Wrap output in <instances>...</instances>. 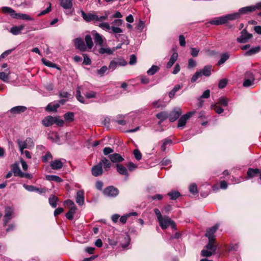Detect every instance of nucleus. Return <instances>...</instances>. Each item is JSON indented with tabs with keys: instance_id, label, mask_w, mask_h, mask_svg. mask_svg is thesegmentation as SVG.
Instances as JSON below:
<instances>
[{
	"instance_id": "obj_1",
	"label": "nucleus",
	"mask_w": 261,
	"mask_h": 261,
	"mask_svg": "<svg viewBox=\"0 0 261 261\" xmlns=\"http://www.w3.org/2000/svg\"><path fill=\"white\" fill-rule=\"evenodd\" d=\"M42 124L45 127H48L54 124L62 126L64 123V121L59 117H53L51 115H48L42 120Z\"/></svg>"
},
{
	"instance_id": "obj_2",
	"label": "nucleus",
	"mask_w": 261,
	"mask_h": 261,
	"mask_svg": "<svg viewBox=\"0 0 261 261\" xmlns=\"http://www.w3.org/2000/svg\"><path fill=\"white\" fill-rule=\"evenodd\" d=\"M252 34L249 33L246 29H243L240 33V36L237 38V41L240 43H246L252 38Z\"/></svg>"
},
{
	"instance_id": "obj_3",
	"label": "nucleus",
	"mask_w": 261,
	"mask_h": 261,
	"mask_svg": "<svg viewBox=\"0 0 261 261\" xmlns=\"http://www.w3.org/2000/svg\"><path fill=\"white\" fill-rule=\"evenodd\" d=\"M159 222L161 227L163 229L167 228L170 225H171L173 228L175 227V223L168 217H164L159 221Z\"/></svg>"
},
{
	"instance_id": "obj_4",
	"label": "nucleus",
	"mask_w": 261,
	"mask_h": 261,
	"mask_svg": "<svg viewBox=\"0 0 261 261\" xmlns=\"http://www.w3.org/2000/svg\"><path fill=\"white\" fill-rule=\"evenodd\" d=\"M103 193L106 196L115 197L118 195L119 190L113 186H109L105 189Z\"/></svg>"
},
{
	"instance_id": "obj_5",
	"label": "nucleus",
	"mask_w": 261,
	"mask_h": 261,
	"mask_svg": "<svg viewBox=\"0 0 261 261\" xmlns=\"http://www.w3.org/2000/svg\"><path fill=\"white\" fill-rule=\"evenodd\" d=\"M81 13L82 17L86 22H90L98 19V16L95 14L91 13H87L83 10H81Z\"/></svg>"
},
{
	"instance_id": "obj_6",
	"label": "nucleus",
	"mask_w": 261,
	"mask_h": 261,
	"mask_svg": "<svg viewBox=\"0 0 261 261\" xmlns=\"http://www.w3.org/2000/svg\"><path fill=\"white\" fill-rule=\"evenodd\" d=\"M246 77L243 82V85L244 87H248L253 84L254 81V76L253 74L250 72H247L246 73Z\"/></svg>"
},
{
	"instance_id": "obj_7",
	"label": "nucleus",
	"mask_w": 261,
	"mask_h": 261,
	"mask_svg": "<svg viewBox=\"0 0 261 261\" xmlns=\"http://www.w3.org/2000/svg\"><path fill=\"white\" fill-rule=\"evenodd\" d=\"M92 174L94 176H98L103 173L101 163H99L97 165L94 166L91 169Z\"/></svg>"
},
{
	"instance_id": "obj_8",
	"label": "nucleus",
	"mask_w": 261,
	"mask_h": 261,
	"mask_svg": "<svg viewBox=\"0 0 261 261\" xmlns=\"http://www.w3.org/2000/svg\"><path fill=\"white\" fill-rule=\"evenodd\" d=\"M74 46L75 47L82 51L86 50V46L84 41L81 38H77L74 40Z\"/></svg>"
},
{
	"instance_id": "obj_9",
	"label": "nucleus",
	"mask_w": 261,
	"mask_h": 261,
	"mask_svg": "<svg viewBox=\"0 0 261 261\" xmlns=\"http://www.w3.org/2000/svg\"><path fill=\"white\" fill-rule=\"evenodd\" d=\"M13 212V211L11 207L7 206L5 208V214L4 217V225H6L11 219Z\"/></svg>"
},
{
	"instance_id": "obj_10",
	"label": "nucleus",
	"mask_w": 261,
	"mask_h": 261,
	"mask_svg": "<svg viewBox=\"0 0 261 261\" xmlns=\"http://www.w3.org/2000/svg\"><path fill=\"white\" fill-rule=\"evenodd\" d=\"M59 107V103H57L56 102H50L46 107L45 111L48 113H56Z\"/></svg>"
},
{
	"instance_id": "obj_11",
	"label": "nucleus",
	"mask_w": 261,
	"mask_h": 261,
	"mask_svg": "<svg viewBox=\"0 0 261 261\" xmlns=\"http://www.w3.org/2000/svg\"><path fill=\"white\" fill-rule=\"evenodd\" d=\"M219 225L216 224L213 227L207 228L205 236L208 238V240L211 239H215L214 234L218 229Z\"/></svg>"
},
{
	"instance_id": "obj_12",
	"label": "nucleus",
	"mask_w": 261,
	"mask_h": 261,
	"mask_svg": "<svg viewBox=\"0 0 261 261\" xmlns=\"http://www.w3.org/2000/svg\"><path fill=\"white\" fill-rule=\"evenodd\" d=\"M64 159L55 160L50 162V167L54 170H58L63 167Z\"/></svg>"
},
{
	"instance_id": "obj_13",
	"label": "nucleus",
	"mask_w": 261,
	"mask_h": 261,
	"mask_svg": "<svg viewBox=\"0 0 261 261\" xmlns=\"http://www.w3.org/2000/svg\"><path fill=\"white\" fill-rule=\"evenodd\" d=\"M27 110L25 106H18L11 109L9 111L12 114H19L24 112Z\"/></svg>"
},
{
	"instance_id": "obj_14",
	"label": "nucleus",
	"mask_w": 261,
	"mask_h": 261,
	"mask_svg": "<svg viewBox=\"0 0 261 261\" xmlns=\"http://www.w3.org/2000/svg\"><path fill=\"white\" fill-rule=\"evenodd\" d=\"M76 202L79 205H83L84 203V193L83 190H79L76 193Z\"/></svg>"
},
{
	"instance_id": "obj_15",
	"label": "nucleus",
	"mask_w": 261,
	"mask_h": 261,
	"mask_svg": "<svg viewBox=\"0 0 261 261\" xmlns=\"http://www.w3.org/2000/svg\"><path fill=\"white\" fill-rule=\"evenodd\" d=\"M109 158L113 163H120L124 160L123 158L118 153L110 154Z\"/></svg>"
},
{
	"instance_id": "obj_16",
	"label": "nucleus",
	"mask_w": 261,
	"mask_h": 261,
	"mask_svg": "<svg viewBox=\"0 0 261 261\" xmlns=\"http://www.w3.org/2000/svg\"><path fill=\"white\" fill-rule=\"evenodd\" d=\"M2 11L4 13H8L10 15L12 18H17L18 14L16 13L15 11L12 9L11 8L8 7H3L2 8Z\"/></svg>"
},
{
	"instance_id": "obj_17",
	"label": "nucleus",
	"mask_w": 261,
	"mask_h": 261,
	"mask_svg": "<svg viewBox=\"0 0 261 261\" xmlns=\"http://www.w3.org/2000/svg\"><path fill=\"white\" fill-rule=\"evenodd\" d=\"M92 34L94 37V42L96 44L102 45L103 42L102 36L95 31H92Z\"/></svg>"
},
{
	"instance_id": "obj_18",
	"label": "nucleus",
	"mask_w": 261,
	"mask_h": 261,
	"mask_svg": "<svg viewBox=\"0 0 261 261\" xmlns=\"http://www.w3.org/2000/svg\"><path fill=\"white\" fill-rule=\"evenodd\" d=\"M73 0H60V5L64 9H70L73 6L72 2Z\"/></svg>"
},
{
	"instance_id": "obj_19",
	"label": "nucleus",
	"mask_w": 261,
	"mask_h": 261,
	"mask_svg": "<svg viewBox=\"0 0 261 261\" xmlns=\"http://www.w3.org/2000/svg\"><path fill=\"white\" fill-rule=\"evenodd\" d=\"M11 170L14 174V175L15 176L21 177V175H22V172L21 171L19 166L17 164L12 165Z\"/></svg>"
},
{
	"instance_id": "obj_20",
	"label": "nucleus",
	"mask_w": 261,
	"mask_h": 261,
	"mask_svg": "<svg viewBox=\"0 0 261 261\" xmlns=\"http://www.w3.org/2000/svg\"><path fill=\"white\" fill-rule=\"evenodd\" d=\"M260 50L261 48L259 46H255L246 51L244 54V55L245 56H251L259 53Z\"/></svg>"
},
{
	"instance_id": "obj_21",
	"label": "nucleus",
	"mask_w": 261,
	"mask_h": 261,
	"mask_svg": "<svg viewBox=\"0 0 261 261\" xmlns=\"http://www.w3.org/2000/svg\"><path fill=\"white\" fill-rule=\"evenodd\" d=\"M178 58V54L176 52L173 53L170 57L169 62L167 64L166 67L167 68H170L175 63Z\"/></svg>"
},
{
	"instance_id": "obj_22",
	"label": "nucleus",
	"mask_w": 261,
	"mask_h": 261,
	"mask_svg": "<svg viewBox=\"0 0 261 261\" xmlns=\"http://www.w3.org/2000/svg\"><path fill=\"white\" fill-rule=\"evenodd\" d=\"M212 66L211 65H207L203 68V69L201 70H199L200 72H201V75H204L205 76H209L211 75L212 72Z\"/></svg>"
},
{
	"instance_id": "obj_23",
	"label": "nucleus",
	"mask_w": 261,
	"mask_h": 261,
	"mask_svg": "<svg viewBox=\"0 0 261 261\" xmlns=\"http://www.w3.org/2000/svg\"><path fill=\"white\" fill-rule=\"evenodd\" d=\"M41 61H42V62L43 63V64L47 67L55 68L59 70H61V69L60 67L58 65H57L55 63H52L51 62H50L48 60H47L45 59L42 58Z\"/></svg>"
},
{
	"instance_id": "obj_24",
	"label": "nucleus",
	"mask_w": 261,
	"mask_h": 261,
	"mask_svg": "<svg viewBox=\"0 0 261 261\" xmlns=\"http://www.w3.org/2000/svg\"><path fill=\"white\" fill-rule=\"evenodd\" d=\"M215 241V239H211L210 240H208V243L205 247L207 250H210L211 251H212L214 253H215L217 250V247L214 245Z\"/></svg>"
},
{
	"instance_id": "obj_25",
	"label": "nucleus",
	"mask_w": 261,
	"mask_h": 261,
	"mask_svg": "<svg viewBox=\"0 0 261 261\" xmlns=\"http://www.w3.org/2000/svg\"><path fill=\"white\" fill-rule=\"evenodd\" d=\"M210 22L211 24L217 25L226 23L225 19L224 16L212 20Z\"/></svg>"
},
{
	"instance_id": "obj_26",
	"label": "nucleus",
	"mask_w": 261,
	"mask_h": 261,
	"mask_svg": "<svg viewBox=\"0 0 261 261\" xmlns=\"http://www.w3.org/2000/svg\"><path fill=\"white\" fill-rule=\"evenodd\" d=\"M24 28V25L15 26L11 28L10 32L14 35H17L20 34L21 31L23 30Z\"/></svg>"
},
{
	"instance_id": "obj_27",
	"label": "nucleus",
	"mask_w": 261,
	"mask_h": 261,
	"mask_svg": "<svg viewBox=\"0 0 261 261\" xmlns=\"http://www.w3.org/2000/svg\"><path fill=\"white\" fill-rule=\"evenodd\" d=\"M191 115H182L178 121V127H182L185 125L187 121L190 119Z\"/></svg>"
},
{
	"instance_id": "obj_28",
	"label": "nucleus",
	"mask_w": 261,
	"mask_h": 261,
	"mask_svg": "<svg viewBox=\"0 0 261 261\" xmlns=\"http://www.w3.org/2000/svg\"><path fill=\"white\" fill-rule=\"evenodd\" d=\"M130 239L129 235L125 234L123 236V242L121 241L120 243L121 247L124 249L126 248L130 244Z\"/></svg>"
},
{
	"instance_id": "obj_29",
	"label": "nucleus",
	"mask_w": 261,
	"mask_h": 261,
	"mask_svg": "<svg viewBox=\"0 0 261 261\" xmlns=\"http://www.w3.org/2000/svg\"><path fill=\"white\" fill-rule=\"evenodd\" d=\"M224 16L225 19L226 23L228 20H234L238 19L240 17V13H239V12L228 14Z\"/></svg>"
},
{
	"instance_id": "obj_30",
	"label": "nucleus",
	"mask_w": 261,
	"mask_h": 261,
	"mask_svg": "<svg viewBox=\"0 0 261 261\" xmlns=\"http://www.w3.org/2000/svg\"><path fill=\"white\" fill-rule=\"evenodd\" d=\"M254 8L252 7V6L245 7L240 8L239 10V13H240V16L241 14H246L248 13L249 12H253Z\"/></svg>"
},
{
	"instance_id": "obj_31",
	"label": "nucleus",
	"mask_w": 261,
	"mask_h": 261,
	"mask_svg": "<svg viewBox=\"0 0 261 261\" xmlns=\"http://www.w3.org/2000/svg\"><path fill=\"white\" fill-rule=\"evenodd\" d=\"M260 173V170L258 169L249 168L247 171V175L248 177L252 178L256 176Z\"/></svg>"
},
{
	"instance_id": "obj_32",
	"label": "nucleus",
	"mask_w": 261,
	"mask_h": 261,
	"mask_svg": "<svg viewBox=\"0 0 261 261\" xmlns=\"http://www.w3.org/2000/svg\"><path fill=\"white\" fill-rule=\"evenodd\" d=\"M152 105L155 108H163L166 106V103L161 99L153 101Z\"/></svg>"
},
{
	"instance_id": "obj_33",
	"label": "nucleus",
	"mask_w": 261,
	"mask_h": 261,
	"mask_svg": "<svg viewBox=\"0 0 261 261\" xmlns=\"http://www.w3.org/2000/svg\"><path fill=\"white\" fill-rule=\"evenodd\" d=\"M229 58V55L228 53H224L221 55L220 59L218 62L217 65L220 66L224 64Z\"/></svg>"
},
{
	"instance_id": "obj_34",
	"label": "nucleus",
	"mask_w": 261,
	"mask_h": 261,
	"mask_svg": "<svg viewBox=\"0 0 261 261\" xmlns=\"http://www.w3.org/2000/svg\"><path fill=\"white\" fill-rule=\"evenodd\" d=\"M46 179L49 181H54L57 182H61L63 181L62 178L57 175H48L46 176Z\"/></svg>"
},
{
	"instance_id": "obj_35",
	"label": "nucleus",
	"mask_w": 261,
	"mask_h": 261,
	"mask_svg": "<svg viewBox=\"0 0 261 261\" xmlns=\"http://www.w3.org/2000/svg\"><path fill=\"white\" fill-rule=\"evenodd\" d=\"M31 141V138H27L25 141H21L20 140H17V143L19 146V149H24L27 148L28 147L27 142Z\"/></svg>"
},
{
	"instance_id": "obj_36",
	"label": "nucleus",
	"mask_w": 261,
	"mask_h": 261,
	"mask_svg": "<svg viewBox=\"0 0 261 261\" xmlns=\"http://www.w3.org/2000/svg\"><path fill=\"white\" fill-rule=\"evenodd\" d=\"M76 208L75 206H72L69 211L66 213V217L67 219L70 220H72L73 218L74 214L75 213Z\"/></svg>"
},
{
	"instance_id": "obj_37",
	"label": "nucleus",
	"mask_w": 261,
	"mask_h": 261,
	"mask_svg": "<svg viewBox=\"0 0 261 261\" xmlns=\"http://www.w3.org/2000/svg\"><path fill=\"white\" fill-rule=\"evenodd\" d=\"M117 170L120 174L123 175H127L128 174L127 169L122 165H117Z\"/></svg>"
},
{
	"instance_id": "obj_38",
	"label": "nucleus",
	"mask_w": 261,
	"mask_h": 261,
	"mask_svg": "<svg viewBox=\"0 0 261 261\" xmlns=\"http://www.w3.org/2000/svg\"><path fill=\"white\" fill-rule=\"evenodd\" d=\"M212 109L214 110L218 114H220L223 113L224 110L221 108V106L217 102L211 106Z\"/></svg>"
},
{
	"instance_id": "obj_39",
	"label": "nucleus",
	"mask_w": 261,
	"mask_h": 261,
	"mask_svg": "<svg viewBox=\"0 0 261 261\" xmlns=\"http://www.w3.org/2000/svg\"><path fill=\"white\" fill-rule=\"evenodd\" d=\"M85 40L88 48L91 49L93 46V43L91 36L90 35H86Z\"/></svg>"
},
{
	"instance_id": "obj_40",
	"label": "nucleus",
	"mask_w": 261,
	"mask_h": 261,
	"mask_svg": "<svg viewBox=\"0 0 261 261\" xmlns=\"http://www.w3.org/2000/svg\"><path fill=\"white\" fill-rule=\"evenodd\" d=\"M160 67L156 65H152L150 68H149L147 71V73L150 75H154L156 72H157L160 70Z\"/></svg>"
},
{
	"instance_id": "obj_41",
	"label": "nucleus",
	"mask_w": 261,
	"mask_h": 261,
	"mask_svg": "<svg viewBox=\"0 0 261 261\" xmlns=\"http://www.w3.org/2000/svg\"><path fill=\"white\" fill-rule=\"evenodd\" d=\"M48 200L50 205L53 208H55L57 206V203L58 200V197L55 195H52L49 198Z\"/></svg>"
},
{
	"instance_id": "obj_42",
	"label": "nucleus",
	"mask_w": 261,
	"mask_h": 261,
	"mask_svg": "<svg viewBox=\"0 0 261 261\" xmlns=\"http://www.w3.org/2000/svg\"><path fill=\"white\" fill-rule=\"evenodd\" d=\"M181 88V87L179 85H176L174 86L173 89L169 92V96L170 98H172L174 97L176 92L179 90Z\"/></svg>"
},
{
	"instance_id": "obj_43",
	"label": "nucleus",
	"mask_w": 261,
	"mask_h": 261,
	"mask_svg": "<svg viewBox=\"0 0 261 261\" xmlns=\"http://www.w3.org/2000/svg\"><path fill=\"white\" fill-rule=\"evenodd\" d=\"M228 99L224 97H221L218 99L217 103L221 106L226 107L228 105Z\"/></svg>"
},
{
	"instance_id": "obj_44",
	"label": "nucleus",
	"mask_w": 261,
	"mask_h": 261,
	"mask_svg": "<svg viewBox=\"0 0 261 261\" xmlns=\"http://www.w3.org/2000/svg\"><path fill=\"white\" fill-rule=\"evenodd\" d=\"M168 195L172 200H175L180 196V194L178 191H172L168 193Z\"/></svg>"
},
{
	"instance_id": "obj_45",
	"label": "nucleus",
	"mask_w": 261,
	"mask_h": 261,
	"mask_svg": "<svg viewBox=\"0 0 261 261\" xmlns=\"http://www.w3.org/2000/svg\"><path fill=\"white\" fill-rule=\"evenodd\" d=\"M99 163H101L102 166L103 165V167L105 169H109L111 166V164L109 160L106 158H102Z\"/></svg>"
},
{
	"instance_id": "obj_46",
	"label": "nucleus",
	"mask_w": 261,
	"mask_h": 261,
	"mask_svg": "<svg viewBox=\"0 0 261 261\" xmlns=\"http://www.w3.org/2000/svg\"><path fill=\"white\" fill-rule=\"evenodd\" d=\"M99 53L100 54H104L106 53L108 55H112L113 53V50L110 48L101 47L99 49Z\"/></svg>"
},
{
	"instance_id": "obj_47",
	"label": "nucleus",
	"mask_w": 261,
	"mask_h": 261,
	"mask_svg": "<svg viewBox=\"0 0 261 261\" xmlns=\"http://www.w3.org/2000/svg\"><path fill=\"white\" fill-rule=\"evenodd\" d=\"M114 60L115 61L117 66H123L127 64V62L121 58L115 59Z\"/></svg>"
},
{
	"instance_id": "obj_48",
	"label": "nucleus",
	"mask_w": 261,
	"mask_h": 261,
	"mask_svg": "<svg viewBox=\"0 0 261 261\" xmlns=\"http://www.w3.org/2000/svg\"><path fill=\"white\" fill-rule=\"evenodd\" d=\"M172 143V140L169 138L165 139L163 142V144L161 146V149L162 151H165L166 149V146L168 144H170Z\"/></svg>"
},
{
	"instance_id": "obj_49",
	"label": "nucleus",
	"mask_w": 261,
	"mask_h": 261,
	"mask_svg": "<svg viewBox=\"0 0 261 261\" xmlns=\"http://www.w3.org/2000/svg\"><path fill=\"white\" fill-rule=\"evenodd\" d=\"M202 76L201 75V72H200L199 71H196L194 75L192 76L191 81L192 83L195 82L198 78L201 77Z\"/></svg>"
},
{
	"instance_id": "obj_50",
	"label": "nucleus",
	"mask_w": 261,
	"mask_h": 261,
	"mask_svg": "<svg viewBox=\"0 0 261 261\" xmlns=\"http://www.w3.org/2000/svg\"><path fill=\"white\" fill-rule=\"evenodd\" d=\"M59 95H60V97L65 98H66V99H67V100L69 99V98H70V97L71 96V95L70 94V93L67 92V91H61L59 93Z\"/></svg>"
},
{
	"instance_id": "obj_51",
	"label": "nucleus",
	"mask_w": 261,
	"mask_h": 261,
	"mask_svg": "<svg viewBox=\"0 0 261 261\" xmlns=\"http://www.w3.org/2000/svg\"><path fill=\"white\" fill-rule=\"evenodd\" d=\"M214 253L210 250H207L206 248L203 249L201 251V255L205 257H209L212 255Z\"/></svg>"
},
{
	"instance_id": "obj_52",
	"label": "nucleus",
	"mask_w": 261,
	"mask_h": 261,
	"mask_svg": "<svg viewBox=\"0 0 261 261\" xmlns=\"http://www.w3.org/2000/svg\"><path fill=\"white\" fill-rule=\"evenodd\" d=\"M107 70L108 67H107V66H103L99 69H98L96 72L97 74L99 75L100 76H102L106 73V72L107 71Z\"/></svg>"
},
{
	"instance_id": "obj_53",
	"label": "nucleus",
	"mask_w": 261,
	"mask_h": 261,
	"mask_svg": "<svg viewBox=\"0 0 261 261\" xmlns=\"http://www.w3.org/2000/svg\"><path fill=\"white\" fill-rule=\"evenodd\" d=\"M76 99L81 103H85L84 97L82 96V95H81V92L79 89V88H78L76 90Z\"/></svg>"
},
{
	"instance_id": "obj_54",
	"label": "nucleus",
	"mask_w": 261,
	"mask_h": 261,
	"mask_svg": "<svg viewBox=\"0 0 261 261\" xmlns=\"http://www.w3.org/2000/svg\"><path fill=\"white\" fill-rule=\"evenodd\" d=\"M228 83V80L226 79H223L221 80L218 84V87L220 89H223L225 88Z\"/></svg>"
},
{
	"instance_id": "obj_55",
	"label": "nucleus",
	"mask_w": 261,
	"mask_h": 261,
	"mask_svg": "<svg viewBox=\"0 0 261 261\" xmlns=\"http://www.w3.org/2000/svg\"><path fill=\"white\" fill-rule=\"evenodd\" d=\"M197 65L196 62L192 58H190L188 60V68L191 69L195 67Z\"/></svg>"
},
{
	"instance_id": "obj_56",
	"label": "nucleus",
	"mask_w": 261,
	"mask_h": 261,
	"mask_svg": "<svg viewBox=\"0 0 261 261\" xmlns=\"http://www.w3.org/2000/svg\"><path fill=\"white\" fill-rule=\"evenodd\" d=\"M189 191L193 194H196L197 193V187L196 185L195 184H191L189 186Z\"/></svg>"
},
{
	"instance_id": "obj_57",
	"label": "nucleus",
	"mask_w": 261,
	"mask_h": 261,
	"mask_svg": "<svg viewBox=\"0 0 261 261\" xmlns=\"http://www.w3.org/2000/svg\"><path fill=\"white\" fill-rule=\"evenodd\" d=\"M134 154L135 158L138 161H139L141 159L142 154L138 149H136L134 150Z\"/></svg>"
},
{
	"instance_id": "obj_58",
	"label": "nucleus",
	"mask_w": 261,
	"mask_h": 261,
	"mask_svg": "<svg viewBox=\"0 0 261 261\" xmlns=\"http://www.w3.org/2000/svg\"><path fill=\"white\" fill-rule=\"evenodd\" d=\"M14 50V48L8 49L3 53L0 56V60L10 55Z\"/></svg>"
},
{
	"instance_id": "obj_59",
	"label": "nucleus",
	"mask_w": 261,
	"mask_h": 261,
	"mask_svg": "<svg viewBox=\"0 0 261 261\" xmlns=\"http://www.w3.org/2000/svg\"><path fill=\"white\" fill-rule=\"evenodd\" d=\"M0 79L3 81L4 82H7L9 80V76L6 73L4 72H1Z\"/></svg>"
},
{
	"instance_id": "obj_60",
	"label": "nucleus",
	"mask_w": 261,
	"mask_h": 261,
	"mask_svg": "<svg viewBox=\"0 0 261 261\" xmlns=\"http://www.w3.org/2000/svg\"><path fill=\"white\" fill-rule=\"evenodd\" d=\"M98 26L103 30H109L111 29L108 22H103L100 23Z\"/></svg>"
},
{
	"instance_id": "obj_61",
	"label": "nucleus",
	"mask_w": 261,
	"mask_h": 261,
	"mask_svg": "<svg viewBox=\"0 0 261 261\" xmlns=\"http://www.w3.org/2000/svg\"><path fill=\"white\" fill-rule=\"evenodd\" d=\"M199 52V49L196 48L192 47L191 48V55L193 57H196L198 56V53Z\"/></svg>"
},
{
	"instance_id": "obj_62",
	"label": "nucleus",
	"mask_w": 261,
	"mask_h": 261,
	"mask_svg": "<svg viewBox=\"0 0 261 261\" xmlns=\"http://www.w3.org/2000/svg\"><path fill=\"white\" fill-rule=\"evenodd\" d=\"M18 14V17L17 18H21L23 20H32V18L27 14Z\"/></svg>"
},
{
	"instance_id": "obj_63",
	"label": "nucleus",
	"mask_w": 261,
	"mask_h": 261,
	"mask_svg": "<svg viewBox=\"0 0 261 261\" xmlns=\"http://www.w3.org/2000/svg\"><path fill=\"white\" fill-rule=\"evenodd\" d=\"M23 187L25 190L29 192H34L35 190V187L34 186L23 184Z\"/></svg>"
},
{
	"instance_id": "obj_64",
	"label": "nucleus",
	"mask_w": 261,
	"mask_h": 261,
	"mask_svg": "<svg viewBox=\"0 0 261 261\" xmlns=\"http://www.w3.org/2000/svg\"><path fill=\"white\" fill-rule=\"evenodd\" d=\"M179 41L180 46H185L186 45L185 38L183 35H180L179 36Z\"/></svg>"
}]
</instances>
